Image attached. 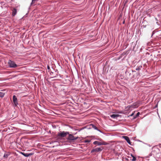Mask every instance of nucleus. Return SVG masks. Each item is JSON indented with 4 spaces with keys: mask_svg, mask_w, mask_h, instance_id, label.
Returning a JSON list of instances; mask_svg holds the SVG:
<instances>
[{
    "mask_svg": "<svg viewBox=\"0 0 161 161\" xmlns=\"http://www.w3.org/2000/svg\"><path fill=\"white\" fill-rule=\"evenodd\" d=\"M133 114H132L131 115V116L133 115Z\"/></svg>",
    "mask_w": 161,
    "mask_h": 161,
    "instance_id": "obj_21",
    "label": "nucleus"
},
{
    "mask_svg": "<svg viewBox=\"0 0 161 161\" xmlns=\"http://www.w3.org/2000/svg\"><path fill=\"white\" fill-rule=\"evenodd\" d=\"M140 114V112H138L137 113V114H136V115L135 118L137 117Z\"/></svg>",
    "mask_w": 161,
    "mask_h": 161,
    "instance_id": "obj_15",
    "label": "nucleus"
},
{
    "mask_svg": "<svg viewBox=\"0 0 161 161\" xmlns=\"http://www.w3.org/2000/svg\"><path fill=\"white\" fill-rule=\"evenodd\" d=\"M102 150V149H101V148L97 147L95 149H93L92 151V152H101Z\"/></svg>",
    "mask_w": 161,
    "mask_h": 161,
    "instance_id": "obj_5",
    "label": "nucleus"
},
{
    "mask_svg": "<svg viewBox=\"0 0 161 161\" xmlns=\"http://www.w3.org/2000/svg\"><path fill=\"white\" fill-rule=\"evenodd\" d=\"M131 156L132 157V159L131 160L132 161H136V158L132 154H131Z\"/></svg>",
    "mask_w": 161,
    "mask_h": 161,
    "instance_id": "obj_12",
    "label": "nucleus"
},
{
    "mask_svg": "<svg viewBox=\"0 0 161 161\" xmlns=\"http://www.w3.org/2000/svg\"><path fill=\"white\" fill-rule=\"evenodd\" d=\"M8 64L9 68H15L18 67V65L15 62L11 60H9Z\"/></svg>",
    "mask_w": 161,
    "mask_h": 161,
    "instance_id": "obj_1",
    "label": "nucleus"
},
{
    "mask_svg": "<svg viewBox=\"0 0 161 161\" xmlns=\"http://www.w3.org/2000/svg\"><path fill=\"white\" fill-rule=\"evenodd\" d=\"M21 153L25 157H28L32 155V154L31 153L28 154L27 153H26L23 152H21Z\"/></svg>",
    "mask_w": 161,
    "mask_h": 161,
    "instance_id": "obj_9",
    "label": "nucleus"
},
{
    "mask_svg": "<svg viewBox=\"0 0 161 161\" xmlns=\"http://www.w3.org/2000/svg\"><path fill=\"white\" fill-rule=\"evenodd\" d=\"M5 93L2 92H0V97H4Z\"/></svg>",
    "mask_w": 161,
    "mask_h": 161,
    "instance_id": "obj_13",
    "label": "nucleus"
},
{
    "mask_svg": "<svg viewBox=\"0 0 161 161\" xmlns=\"http://www.w3.org/2000/svg\"><path fill=\"white\" fill-rule=\"evenodd\" d=\"M92 128H93L95 130H97V127H96L94 125H92Z\"/></svg>",
    "mask_w": 161,
    "mask_h": 161,
    "instance_id": "obj_14",
    "label": "nucleus"
},
{
    "mask_svg": "<svg viewBox=\"0 0 161 161\" xmlns=\"http://www.w3.org/2000/svg\"><path fill=\"white\" fill-rule=\"evenodd\" d=\"M36 0H32V3H31V4H33L34 3V2H35Z\"/></svg>",
    "mask_w": 161,
    "mask_h": 161,
    "instance_id": "obj_17",
    "label": "nucleus"
},
{
    "mask_svg": "<svg viewBox=\"0 0 161 161\" xmlns=\"http://www.w3.org/2000/svg\"><path fill=\"white\" fill-rule=\"evenodd\" d=\"M155 151H153V153H154V152Z\"/></svg>",
    "mask_w": 161,
    "mask_h": 161,
    "instance_id": "obj_20",
    "label": "nucleus"
},
{
    "mask_svg": "<svg viewBox=\"0 0 161 161\" xmlns=\"http://www.w3.org/2000/svg\"><path fill=\"white\" fill-rule=\"evenodd\" d=\"M78 137L74 136L73 135L69 134L67 137V139L70 142H74L75 140L78 139Z\"/></svg>",
    "mask_w": 161,
    "mask_h": 161,
    "instance_id": "obj_2",
    "label": "nucleus"
},
{
    "mask_svg": "<svg viewBox=\"0 0 161 161\" xmlns=\"http://www.w3.org/2000/svg\"><path fill=\"white\" fill-rule=\"evenodd\" d=\"M13 100L14 106H17L18 104V103L17 98H16L15 95H14L13 96Z\"/></svg>",
    "mask_w": 161,
    "mask_h": 161,
    "instance_id": "obj_4",
    "label": "nucleus"
},
{
    "mask_svg": "<svg viewBox=\"0 0 161 161\" xmlns=\"http://www.w3.org/2000/svg\"><path fill=\"white\" fill-rule=\"evenodd\" d=\"M119 114H113L112 115H110V116L111 118H112L115 119L117 117H119Z\"/></svg>",
    "mask_w": 161,
    "mask_h": 161,
    "instance_id": "obj_8",
    "label": "nucleus"
},
{
    "mask_svg": "<svg viewBox=\"0 0 161 161\" xmlns=\"http://www.w3.org/2000/svg\"><path fill=\"white\" fill-rule=\"evenodd\" d=\"M139 69V68H137L136 69V70H138Z\"/></svg>",
    "mask_w": 161,
    "mask_h": 161,
    "instance_id": "obj_18",
    "label": "nucleus"
},
{
    "mask_svg": "<svg viewBox=\"0 0 161 161\" xmlns=\"http://www.w3.org/2000/svg\"><path fill=\"white\" fill-rule=\"evenodd\" d=\"M48 69H49V66H48Z\"/></svg>",
    "mask_w": 161,
    "mask_h": 161,
    "instance_id": "obj_19",
    "label": "nucleus"
},
{
    "mask_svg": "<svg viewBox=\"0 0 161 161\" xmlns=\"http://www.w3.org/2000/svg\"><path fill=\"white\" fill-rule=\"evenodd\" d=\"M69 134V132H64V131L58 134L57 137L58 138L65 137L67 134Z\"/></svg>",
    "mask_w": 161,
    "mask_h": 161,
    "instance_id": "obj_3",
    "label": "nucleus"
},
{
    "mask_svg": "<svg viewBox=\"0 0 161 161\" xmlns=\"http://www.w3.org/2000/svg\"><path fill=\"white\" fill-rule=\"evenodd\" d=\"M93 144L95 145H101L104 144L102 143L97 141L94 142Z\"/></svg>",
    "mask_w": 161,
    "mask_h": 161,
    "instance_id": "obj_7",
    "label": "nucleus"
},
{
    "mask_svg": "<svg viewBox=\"0 0 161 161\" xmlns=\"http://www.w3.org/2000/svg\"><path fill=\"white\" fill-rule=\"evenodd\" d=\"M123 137L124 138L127 142L130 144L131 145V142L129 139V138L127 136H123Z\"/></svg>",
    "mask_w": 161,
    "mask_h": 161,
    "instance_id": "obj_6",
    "label": "nucleus"
},
{
    "mask_svg": "<svg viewBox=\"0 0 161 161\" xmlns=\"http://www.w3.org/2000/svg\"><path fill=\"white\" fill-rule=\"evenodd\" d=\"M10 155V153H5L3 157L7 158Z\"/></svg>",
    "mask_w": 161,
    "mask_h": 161,
    "instance_id": "obj_11",
    "label": "nucleus"
},
{
    "mask_svg": "<svg viewBox=\"0 0 161 161\" xmlns=\"http://www.w3.org/2000/svg\"><path fill=\"white\" fill-rule=\"evenodd\" d=\"M90 142V141H89V140H85L84 141V142H85V143H86V142Z\"/></svg>",
    "mask_w": 161,
    "mask_h": 161,
    "instance_id": "obj_16",
    "label": "nucleus"
},
{
    "mask_svg": "<svg viewBox=\"0 0 161 161\" xmlns=\"http://www.w3.org/2000/svg\"><path fill=\"white\" fill-rule=\"evenodd\" d=\"M16 13H17V10L16 9L14 8L13 9V10H12V15L13 16H15L16 14Z\"/></svg>",
    "mask_w": 161,
    "mask_h": 161,
    "instance_id": "obj_10",
    "label": "nucleus"
}]
</instances>
